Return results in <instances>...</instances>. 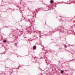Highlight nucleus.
<instances>
[{
	"mask_svg": "<svg viewBox=\"0 0 75 75\" xmlns=\"http://www.w3.org/2000/svg\"><path fill=\"white\" fill-rule=\"evenodd\" d=\"M33 49H36V47L35 46H34V47H33Z\"/></svg>",
	"mask_w": 75,
	"mask_h": 75,
	"instance_id": "2",
	"label": "nucleus"
},
{
	"mask_svg": "<svg viewBox=\"0 0 75 75\" xmlns=\"http://www.w3.org/2000/svg\"><path fill=\"white\" fill-rule=\"evenodd\" d=\"M61 74H63L64 73V71L63 70L61 71Z\"/></svg>",
	"mask_w": 75,
	"mask_h": 75,
	"instance_id": "1",
	"label": "nucleus"
},
{
	"mask_svg": "<svg viewBox=\"0 0 75 75\" xmlns=\"http://www.w3.org/2000/svg\"><path fill=\"white\" fill-rule=\"evenodd\" d=\"M50 2H51V3H54L53 1H52V0H51L50 1Z\"/></svg>",
	"mask_w": 75,
	"mask_h": 75,
	"instance_id": "3",
	"label": "nucleus"
},
{
	"mask_svg": "<svg viewBox=\"0 0 75 75\" xmlns=\"http://www.w3.org/2000/svg\"><path fill=\"white\" fill-rule=\"evenodd\" d=\"M65 48H67V46H65Z\"/></svg>",
	"mask_w": 75,
	"mask_h": 75,
	"instance_id": "5",
	"label": "nucleus"
},
{
	"mask_svg": "<svg viewBox=\"0 0 75 75\" xmlns=\"http://www.w3.org/2000/svg\"><path fill=\"white\" fill-rule=\"evenodd\" d=\"M3 42H6V40H4Z\"/></svg>",
	"mask_w": 75,
	"mask_h": 75,
	"instance_id": "4",
	"label": "nucleus"
}]
</instances>
